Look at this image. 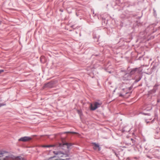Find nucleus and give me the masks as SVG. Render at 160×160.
Here are the masks:
<instances>
[{
  "mask_svg": "<svg viewBox=\"0 0 160 160\" xmlns=\"http://www.w3.org/2000/svg\"><path fill=\"white\" fill-rule=\"evenodd\" d=\"M63 145H66L67 146L68 148H69L72 145V144L71 143H66L63 144Z\"/></svg>",
  "mask_w": 160,
  "mask_h": 160,
  "instance_id": "obj_6",
  "label": "nucleus"
},
{
  "mask_svg": "<svg viewBox=\"0 0 160 160\" xmlns=\"http://www.w3.org/2000/svg\"><path fill=\"white\" fill-rule=\"evenodd\" d=\"M31 139V138L28 137H24L20 138L18 140L24 142H27L30 141Z\"/></svg>",
  "mask_w": 160,
  "mask_h": 160,
  "instance_id": "obj_3",
  "label": "nucleus"
},
{
  "mask_svg": "<svg viewBox=\"0 0 160 160\" xmlns=\"http://www.w3.org/2000/svg\"><path fill=\"white\" fill-rule=\"evenodd\" d=\"M119 96H122V95L121 94H120V95H119Z\"/></svg>",
  "mask_w": 160,
  "mask_h": 160,
  "instance_id": "obj_13",
  "label": "nucleus"
},
{
  "mask_svg": "<svg viewBox=\"0 0 160 160\" xmlns=\"http://www.w3.org/2000/svg\"><path fill=\"white\" fill-rule=\"evenodd\" d=\"M65 133H70L72 134H75L77 133L76 132H65Z\"/></svg>",
  "mask_w": 160,
  "mask_h": 160,
  "instance_id": "obj_8",
  "label": "nucleus"
},
{
  "mask_svg": "<svg viewBox=\"0 0 160 160\" xmlns=\"http://www.w3.org/2000/svg\"><path fill=\"white\" fill-rule=\"evenodd\" d=\"M92 144L94 146L93 148L94 150H98V151L100 150V148L98 144H97L95 143H93Z\"/></svg>",
  "mask_w": 160,
  "mask_h": 160,
  "instance_id": "obj_4",
  "label": "nucleus"
},
{
  "mask_svg": "<svg viewBox=\"0 0 160 160\" xmlns=\"http://www.w3.org/2000/svg\"><path fill=\"white\" fill-rule=\"evenodd\" d=\"M5 105H6L5 104H1V103H0V107L2 106Z\"/></svg>",
  "mask_w": 160,
  "mask_h": 160,
  "instance_id": "obj_10",
  "label": "nucleus"
},
{
  "mask_svg": "<svg viewBox=\"0 0 160 160\" xmlns=\"http://www.w3.org/2000/svg\"><path fill=\"white\" fill-rule=\"evenodd\" d=\"M102 104L101 102H96L93 103H91L90 109L92 110H94L97 108L100 107Z\"/></svg>",
  "mask_w": 160,
  "mask_h": 160,
  "instance_id": "obj_2",
  "label": "nucleus"
},
{
  "mask_svg": "<svg viewBox=\"0 0 160 160\" xmlns=\"http://www.w3.org/2000/svg\"><path fill=\"white\" fill-rule=\"evenodd\" d=\"M43 147H50V146L48 145H45L43 146Z\"/></svg>",
  "mask_w": 160,
  "mask_h": 160,
  "instance_id": "obj_9",
  "label": "nucleus"
},
{
  "mask_svg": "<svg viewBox=\"0 0 160 160\" xmlns=\"http://www.w3.org/2000/svg\"><path fill=\"white\" fill-rule=\"evenodd\" d=\"M49 146H50V147H55V145H49Z\"/></svg>",
  "mask_w": 160,
  "mask_h": 160,
  "instance_id": "obj_11",
  "label": "nucleus"
},
{
  "mask_svg": "<svg viewBox=\"0 0 160 160\" xmlns=\"http://www.w3.org/2000/svg\"><path fill=\"white\" fill-rule=\"evenodd\" d=\"M53 83L52 82H49L45 84L44 85V87L52 88L53 87Z\"/></svg>",
  "mask_w": 160,
  "mask_h": 160,
  "instance_id": "obj_5",
  "label": "nucleus"
},
{
  "mask_svg": "<svg viewBox=\"0 0 160 160\" xmlns=\"http://www.w3.org/2000/svg\"><path fill=\"white\" fill-rule=\"evenodd\" d=\"M0 160H24L21 157H15L13 155L9 154L6 151L0 150Z\"/></svg>",
  "mask_w": 160,
  "mask_h": 160,
  "instance_id": "obj_1",
  "label": "nucleus"
},
{
  "mask_svg": "<svg viewBox=\"0 0 160 160\" xmlns=\"http://www.w3.org/2000/svg\"><path fill=\"white\" fill-rule=\"evenodd\" d=\"M138 69V68H135L134 69H133L130 72V74L131 75H132V74H133Z\"/></svg>",
  "mask_w": 160,
  "mask_h": 160,
  "instance_id": "obj_7",
  "label": "nucleus"
},
{
  "mask_svg": "<svg viewBox=\"0 0 160 160\" xmlns=\"http://www.w3.org/2000/svg\"><path fill=\"white\" fill-rule=\"evenodd\" d=\"M4 72L3 70H0V73Z\"/></svg>",
  "mask_w": 160,
  "mask_h": 160,
  "instance_id": "obj_12",
  "label": "nucleus"
},
{
  "mask_svg": "<svg viewBox=\"0 0 160 160\" xmlns=\"http://www.w3.org/2000/svg\"><path fill=\"white\" fill-rule=\"evenodd\" d=\"M62 160H65V159H62Z\"/></svg>",
  "mask_w": 160,
  "mask_h": 160,
  "instance_id": "obj_14",
  "label": "nucleus"
}]
</instances>
